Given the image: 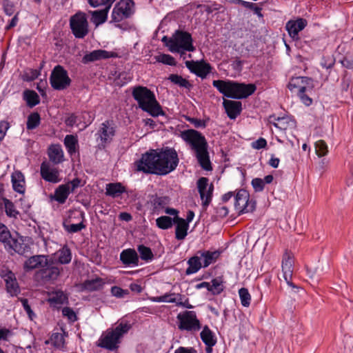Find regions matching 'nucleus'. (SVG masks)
<instances>
[{
	"label": "nucleus",
	"instance_id": "obj_42",
	"mask_svg": "<svg viewBox=\"0 0 353 353\" xmlns=\"http://www.w3.org/2000/svg\"><path fill=\"white\" fill-rule=\"evenodd\" d=\"M41 123L40 114L37 112L30 113L27 119L26 128L28 130H32L37 128Z\"/></svg>",
	"mask_w": 353,
	"mask_h": 353
},
{
	"label": "nucleus",
	"instance_id": "obj_64",
	"mask_svg": "<svg viewBox=\"0 0 353 353\" xmlns=\"http://www.w3.org/2000/svg\"><path fill=\"white\" fill-rule=\"evenodd\" d=\"M174 353H197L196 350L192 347H179Z\"/></svg>",
	"mask_w": 353,
	"mask_h": 353
},
{
	"label": "nucleus",
	"instance_id": "obj_15",
	"mask_svg": "<svg viewBox=\"0 0 353 353\" xmlns=\"http://www.w3.org/2000/svg\"><path fill=\"white\" fill-rule=\"evenodd\" d=\"M293 256L290 252H285L283 255L282 260V272L283 277L288 286L291 287L292 290L298 289L297 286L291 282L293 274Z\"/></svg>",
	"mask_w": 353,
	"mask_h": 353
},
{
	"label": "nucleus",
	"instance_id": "obj_3",
	"mask_svg": "<svg viewBox=\"0 0 353 353\" xmlns=\"http://www.w3.org/2000/svg\"><path fill=\"white\" fill-rule=\"evenodd\" d=\"M212 85L225 97L235 99H246L256 90L255 84H245L230 80H214Z\"/></svg>",
	"mask_w": 353,
	"mask_h": 353
},
{
	"label": "nucleus",
	"instance_id": "obj_7",
	"mask_svg": "<svg viewBox=\"0 0 353 353\" xmlns=\"http://www.w3.org/2000/svg\"><path fill=\"white\" fill-rule=\"evenodd\" d=\"M52 88L56 90H63L70 85L71 79L67 70L61 65L54 66L50 76Z\"/></svg>",
	"mask_w": 353,
	"mask_h": 353
},
{
	"label": "nucleus",
	"instance_id": "obj_27",
	"mask_svg": "<svg viewBox=\"0 0 353 353\" xmlns=\"http://www.w3.org/2000/svg\"><path fill=\"white\" fill-rule=\"evenodd\" d=\"M12 187L14 191L23 194L25 192L24 176L20 171H15L12 174Z\"/></svg>",
	"mask_w": 353,
	"mask_h": 353
},
{
	"label": "nucleus",
	"instance_id": "obj_53",
	"mask_svg": "<svg viewBox=\"0 0 353 353\" xmlns=\"http://www.w3.org/2000/svg\"><path fill=\"white\" fill-rule=\"evenodd\" d=\"M157 61L168 65H176V61L173 57L170 54H163L159 56Z\"/></svg>",
	"mask_w": 353,
	"mask_h": 353
},
{
	"label": "nucleus",
	"instance_id": "obj_9",
	"mask_svg": "<svg viewBox=\"0 0 353 353\" xmlns=\"http://www.w3.org/2000/svg\"><path fill=\"white\" fill-rule=\"evenodd\" d=\"M70 26L76 38H84L88 33V22L85 14L79 12L72 16Z\"/></svg>",
	"mask_w": 353,
	"mask_h": 353
},
{
	"label": "nucleus",
	"instance_id": "obj_39",
	"mask_svg": "<svg viewBox=\"0 0 353 353\" xmlns=\"http://www.w3.org/2000/svg\"><path fill=\"white\" fill-rule=\"evenodd\" d=\"M343 67L348 70H353V48H349L345 54L339 59Z\"/></svg>",
	"mask_w": 353,
	"mask_h": 353
},
{
	"label": "nucleus",
	"instance_id": "obj_52",
	"mask_svg": "<svg viewBox=\"0 0 353 353\" xmlns=\"http://www.w3.org/2000/svg\"><path fill=\"white\" fill-rule=\"evenodd\" d=\"M315 150L316 154L319 157H323L328 152L327 145L323 140H319L315 143Z\"/></svg>",
	"mask_w": 353,
	"mask_h": 353
},
{
	"label": "nucleus",
	"instance_id": "obj_28",
	"mask_svg": "<svg viewBox=\"0 0 353 353\" xmlns=\"http://www.w3.org/2000/svg\"><path fill=\"white\" fill-rule=\"evenodd\" d=\"M187 263L188 265V268L185 270V274L187 275L195 274L203 268L202 261L199 258L198 253L190 257L188 260Z\"/></svg>",
	"mask_w": 353,
	"mask_h": 353
},
{
	"label": "nucleus",
	"instance_id": "obj_54",
	"mask_svg": "<svg viewBox=\"0 0 353 353\" xmlns=\"http://www.w3.org/2000/svg\"><path fill=\"white\" fill-rule=\"evenodd\" d=\"M251 184L255 192H262L265 188V182L263 179L254 178L252 180Z\"/></svg>",
	"mask_w": 353,
	"mask_h": 353
},
{
	"label": "nucleus",
	"instance_id": "obj_40",
	"mask_svg": "<svg viewBox=\"0 0 353 353\" xmlns=\"http://www.w3.org/2000/svg\"><path fill=\"white\" fill-rule=\"evenodd\" d=\"M110 8L105 7L101 10H95L92 12L93 22L97 25L103 23L108 17V13Z\"/></svg>",
	"mask_w": 353,
	"mask_h": 353
},
{
	"label": "nucleus",
	"instance_id": "obj_45",
	"mask_svg": "<svg viewBox=\"0 0 353 353\" xmlns=\"http://www.w3.org/2000/svg\"><path fill=\"white\" fill-rule=\"evenodd\" d=\"M66 300L67 296L62 291H56L52 293L48 299V301L55 306L64 303Z\"/></svg>",
	"mask_w": 353,
	"mask_h": 353
},
{
	"label": "nucleus",
	"instance_id": "obj_63",
	"mask_svg": "<svg viewBox=\"0 0 353 353\" xmlns=\"http://www.w3.org/2000/svg\"><path fill=\"white\" fill-rule=\"evenodd\" d=\"M19 301L21 302V304H22L25 311L28 314L29 318L30 319H32V318L35 315H34V312H32V310H31L30 306L28 304V300L26 299H20Z\"/></svg>",
	"mask_w": 353,
	"mask_h": 353
},
{
	"label": "nucleus",
	"instance_id": "obj_61",
	"mask_svg": "<svg viewBox=\"0 0 353 353\" xmlns=\"http://www.w3.org/2000/svg\"><path fill=\"white\" fill-rule=\"evenodd\" d=\"M176 299H178L179 301H176L175 303V304L178 306H183V307H186V308H192V305H190L189 303H188V300L187 299H185V296L180 294H178V296H176Z\"/></svg>",
	"mask_w": 353,
	"mask_h": 353
},
{
	"label": "nucleus",
	"instance_id": "obj_20",
	"mask_svg": "<svg viewBox=\"0 0 353 353\" xmlns=\"http://www.w3.org/2000/svg\"><path fill=\"white\" fill-rule=\"evenodd\" d=\"M40 172L42 179L46 181L57 183L61 181L59 170L57 168H51L46 162L41 163Z\"/></svg>",
	"mask_w": 353,
	"mask_h": 353
},
{
	"label": "nucleus",
	"instance_id": "obj_34",
	"mask_svg": "<svg viewBox=\"0 0 353 353\" xmlns=\"http://www.w3.org/2000/svg\"><path fill=\"white\" fill-rule=\"evenodd\" d=\"M7 250H13L15 252L20 255L28 256L31 254L30 244H6Z\"/></svg>",
	"mask_w": 353,
	"mask_h": 353
},
{
	"label": "nucleus",
	"instance_id": "obj_18",
	"mask_svg": "<svg viewBox=\"0 0 353 353\" xmlns=\"http://www.w3.org/2000/svg\"><path fill=\"white\" fill-rule=\"evenodd\" d=\"M49 265L48 256L43 254L34 255L29 257L24 263L23 269L30 271L34 269H43Z\"/></svg>",
	"mask_w": 353,
	"mask_h": 353
},
{
	"label": "nucleus",
	"instance_id": "obj_58",
	"mask_svg": "<svg viewBox=\"0 0 353 353\" xmlns=\"http://www.w3.org/2000/svg\"><path fill=\"white\" fill-rule=\"evenodd\" d=\"M62 314L67 317L71 322H74L77 320V315L74 310L68 307H63L62 309Z\"/></svg>",
	"mask_w": 353,
	"mask_h": 353
},
{
	"label": "nucleus",
	"instance_id": "obj_11",
	"mask_svg": "<svg viewBox=\"0 0 353 353\" xmlns=\"http://www.w3.org/2000/svg\"><path fill=\"white\" fill-rule=\"evenodd\" d=\"M177 319L179 321L178 326L181 330L196 332L201 328L200 322L194 311H185L179 314Z\"/></svg>",
	"mask_w": 353,
	"mask_h": 353
},
{
	"label": "nucleus",
	"instance_id": "obj_8",
	"mask_svg": "<svg viewBox=\"0 0 353 353\" xmlns=\"http://www.w3.org/2000/svg\"><path fill=\"white\" fill-rule=\"evenodd\" d=\"M134 12L133 0H120L114 6L112 12V22H120L130 17Z\"/></svg>",
	"mask_w": 353,
	"mask_h": 353
},
{
	"label": "nucleus",
	"instance_id": "obj_24",
	"mask_svg": "<svg viewBox=\"0 0 353 353\" xmlns=\"http://www.w3.org/2000/svg\"><path fill=\"white\" fill-rule=\"evenodd\" d=\"M222 251L217 250L214 251L203 250L198 252L199 258L201 259L203 268L208 267L210 265L214 263L221 255Z\"/></svg>",
	"mask_w": 353,
	"mask_h": 353
},
{
	"label": "nucleus",
	"instance_id": "obj_38",
	"mask_svg": "<svg viewBox=\"0 0 353 353\" xmlns=\"http://www.w3.org/2000/svg\"><path fill=\"white\" fill-rule=\"evenodd\" d=\"M168 79L172 83L177 85L181 88H184L188 90H190L192 88V85L189 82V81L183 78L181 75L172 74L168 77Z\"/></svg>",
	"mask_w": 353,
	"mask_h": 353
},
{
	"label": "nucleus",
	"instance_id": "obj_51",
	"mask_svg": "<svg viewBox=\"0 0 353 353\" xmlns=\"http://www.w3.org/2000/svg\"><path fill=\"white\" fill-rule=\"evenodd\" d=\"M50 343L57 348H62L64 345V337L61 333H53L50 337Z\"/></svg>",
	"mask_w": 353,
	"mask_h": 353
},
{
	"label": "nucleus",
	"instance_id": "obj_31",
	"mask_svg": "<svg viewBox=\"0 0 353 353\" xmlns=\"http://www.w3.org/2000/svg\"><path fill=\"white\" fill-rule=\"evenodd\" d=\"M170 199L168 196H155L151 201L153 207V212L159 214L163 212L166 205L169 203Z\"/></svg>",
	"mask_w": 353,
	"mask_h": 353
},
{
	"label": "nucleus",
	"instance_id": "obj_44",
	"mask_svg": "<svg viewBox=\"0 0 353 353\" xmlns=\"http://www.w3.org/2000/svg\"><path fill=\"white\" fill-rule=\"evenodd\" d=\"M12 240L13 243H17V240L14 239L8 228L3 223H0V242L10 243Z\"/></svg>",
	"mask_w": 353,
	"mask_h": 353
},
{
	"label": "nucleus",
	"instance_id": "obj_41",
	"mask_svg": "<svg viewBox=\"0 0 353 353\" xmlns=\"http://www.w3.org/2000/svg\"><path fill=\"white\" fill-rule=\"evenodd\" d=\"M44 271L43 273V276L44 279L48 281H54L56 280L59 276L60 271L57 267L51 266L50 267V261H49V265L48 267L44 268Z\"/></svg>",
	"mask_w": 353,
	"mask_h": 353
},
{
	"label": "nucleus",
	"instance_id": "obj_22",
	"mask_svg": "<svg viewBox=\"0 0 353 353\" xmlns=\"http://www.w3.org/2000/svg\"><path fill=\"white\" fill-rule=\"evenodd\" d=\"M223 105L228 117L230 119H235L242 111V103L241 101L224 99Z\"/></svg>",
	"mask_w": 353,
	"mask_h": 353
},
{
	"label": "nucleus",
	"instance_id": "obj_49",
	"mask_svg": "<svg viewBox=\"0 0 353 353\" xmlns=\"http://www.w3.org/2000/svg\"><path fill=\"white\" fill-rule=\"evenodd\" d=\"M141 259L149 262L153 259V254L150 248L145 246L143 244H140L138 247Z\"/></svg>",
	"mask_w": 353,
	"mask_h": 353
},
{
	"label": "nucleus",
	"instance_id": "obj_30",
	"mask_svg": "<svg viewBox=\"0 0 353 353\" xmlns=\"http://www.w3.org/2000/svg\"><path fill=\"white\" fill-rule=\"evenodd\" d=\"M50 161L54 164H59L63 161V152L59 145H52L48 149Z\"/></svg>",
	"mask_w": 353,
	"mask_h": 353
},
{
	"label": "nucleus",
	"instance_id": "obj_23",
	"mask_svg": "<svg viewBox=\"0 0 353 353\" xmlns=\"http://www.w3.org/2000/svg\"><path fill=\"white\" fill-rule=\"evenodd\" d=\"M120 259L127 266L136 267L139 265V259L137 252L133 249L123 250L120 254Z\"/></svg>",
	"mask_w": 353,
	"mask_h": 353
},
{
	"label": "nucleus",
	"instance_id": "obj_55",
	"mask_svg": "<svg viewBox=\"0 0 353 353\" xmlns=\"http://www.w3.org/2000/svg\"><path fill=\"white\" fill-rule=\"evenodd\" d=\"M114 1L115 0H88L90 5L94 8L99 6L110 8Z\"/></svg>",
	"mask_w": 353,
	"mask_h": 353
},
{
	"label": "nucleus",
	"instance_id": "obj_36",
	"mask_svg": "<svg viewBox=\"0 0 353 353\" xmlns=\"http://www.w3.org/2000/svg\"><path fill=\"white\" fill-rule=\"evenodd\" d=\"M64 145L68 150V152L70 155H72L77 151L78 140L74 135L68 134L65 137Z\"/></svg>",
	"mask_w": 353,
	"mask_h": 353
},
{
	"label": "nucleus",
	"instance_id": "obj_6",
	"mask_svg": "<svg viewBox=\"0 0 353 353\" xmlns=\"http://www.w3.org/2000/svg\"><path fill=\"white\" fill-rule=\"evenodd\" d=\"M170 52H172L182 54L185 51L194 52L195 50L191 34L181 30H176L173 33L172 40L170 41Z\"/></svg>",
	"mask_w": 353,
	"mask_h": 353
},
{
	"label": "nucleus",
	"instance_id": "obj_16",
	"mask_svg": "<svg viewBox=\"0 0 353 353\" xmlns=\"http://www.w3.org/2000/svg\"><path fill=\"white\" fill-rule=\"evenodd\" d=\"M97 135L100 139V144L104 148L107 143L112 141L115 135V129L112 121H105L101 124V127L98 130Z\"/></svg>",
	"mask_w": 353,
	"mask_h": 353
},
{
	"label": "nucleus",
	"instance_id": "obj_10",
	"mask_svg": "<svg viewBox=\"0 0 353 353\" xmlns=\"http://www.w3.org/2000/svg\"><path fill=\"white\" fill-rule=\"evenodd\" d=\"M234 208L239 211V214L252 212L256 208V201L250 199V194L247 190L241 189L235 195Z\"/></svg>",
	"mask_w": 353,
	"mask_h": 353
},
{
	"label": "nucleus",
	"instance_id": "obj_60",
	"mask_svg": "<svg viewBox=\"0 0 353 353\" xmlns=\"http://www.w3.org/2000/svg\"><path fill=\"white\" fill-rule=\"evenodd\" d=\"M65 184H69L70 192H73L78 187H82L84 185L81 179L79 178H74L73 180L66 183Z\"/></svg>",
	"mask_w": 353,
	"mask_h": 353
},
{
	"label": "nucleus",
	"instance_id": "obj_56",
	"mask_svg": "<svg viewBox=\"0 0 353 353\" xmlns=\"http://www.w3.org/2000/svg\"><path fill=\"white\" fill-rule=\"evenodd\" d=\"M65 230L69 232H77L81 231L83 228L85 227V225L81 221L79 223H70L68 225H64Z\"/></svg>",
	"mask_w": 353,
	"mask_h": 353
},
{
	"label": "nucleus",
	"instance_id": "obj_59",
	"mask_svg": "<svg viewBox=\"0 0 353 353\" xmlns=\"http://www.w3.org/2000/svg\"><path fill=\"white\" fill-rule=\"evenodd\" d=\"M334 63H335V59H334V57L327 56V57H324L323 58V60H322L321 64L323 68H325L327 69H330L334 66Z\"/></svg>",
	"mask_w": 353,
	"mask_h": 353
},
{
	"label": "nucleus",
	"instance_id": "obj_17",
	"mask_svg": "<svg viewBox=\"0 0 353 353\" xmlns=\"http://www.w3.org/2000/svg\"><path fill=\"white\" fill-rule=\"evenodd\" d=\"M185 63V66L192 73L195 74L196 76L202 79L205 78V77L211 72L212 67L210 63H205L203 61H186Z\"/></svg>",
	"mask_w": 353,
	"mask_h": 353
},
{
	"label": "nucleus",
	"instance_id": "obj_19",
	"mask_svg": "<svg viewBox=\"0 0 353 353\" xmlns=\"http://www.w3.org/2000/svg\"><path fill=\"white\" fill-rule=\"evenodd\" d=\"M117 57V53L114 52H109L105 50H95L85 54L83 57L81 62L84 64H87L90 62Z\"/></svg>",
	"mask_w": 353,
	"mask_h": 353
},
{
	"label": "nucleus",
	"instance_id": "obj_32",
	"mask_svg": "<svg viewBox=\"0 0 353 353\" xmlns=\"http://www.w3.org/2000/svg\"><path fill=\"white\" fill-rule=\"evenodd\" d=\"M23 99L26 101L29 108H33L40 103V98L38 94L32 90H26L23 93Z\"/></svg>",
	"mask_w": 353,
	"mask_h": 353
},
{
	"label": "nucleus",
	"instance_id": "obj_37",
	"mask_svg": "<svg viewBox=\"0 0 353 353\" xmlns=\"http://www.w3.org/2000/svg\"><path fill=\"white\" fill-rule=\"evenodd\" d=\"M178 294L176 293H165V294L160 296H152L149 298V300L152 302L156 303H175L179 300L176 299V296Z\"/></svg>",
	"mask_w": 353,
	"mask_h": 353
},
{
	"label": "nucleus",
	"instance_id": "obj_12",
	"mask_svg": "<svg viewBox=\"0 0 353 353\" xmlns=\"http://www.w3.org/2000/svg\"><path fill=\"white\" fill-rule=\"evenodd\" d=\"M313 81L307 77H296L290 79L288 88L296 94L302 92H311L313 89Z\"/></svg>",
	"mask_w": 353,
	"mask_h": 353
},
{
	"label": "nucleus",
	"instance_id": "obj_48",
	"mask_svg": "<svg viewBox=\"0 0 353 353\" xmlns=\"http://www.w3.org/2000/svg\"><path fill=\"white\" fill-rule=\"evenodd\" d=\"M3 201L5 205L6 215L9 217L16 218L19 212L15 209L14 203L6 198H3Z\"/></svg>",
	"mask_w": 353,
	"mask_h": 353
},
{
	"label": "nucleus",
	"instance_id": "obj_29",
	"mask_svg": "<svg viewBox=\"0 0 353 353\" xmlns=\"http://www.w3.org/2000/svg\"><path fill=\"white\" fill-rule=\"evenodd\" d=\"M200 336L202 341L208 347H212L215 345L216 343V336L207 325L203 327Z\"/></svg>",
	"mask_w": 353,
	"mask_h": 353
},
{
	"label": "nucleus",
	"instance_id": "obj_1",
	"mask_svg": "<svg viewBox=\"0 0 353 353\" xmlns=\"http://www.w3.org/2000/svg\"><path fill=\"white\" fill-rule=\"evenodd\" d=\"M179 159L174 148L165 147L142 154L135 162L136 170L145 174L166 175L178 166Z\"/></svg>",
	"mask_w": 353,
	"mask_h": 353
},
{
	"label": "nucleus",
	"instance_id": "obj_43",
	"mask_svg": "<svg viewBox=\"0 0 353 353\" xmlns=\"http://www.w3.org/2000/svg\"><path fill=\"white\" fill-rule=\"evenodd\" d=\"M57 259L59 262L62 264L69 263L72 259V254L66 246H64L62 249L59 250L57 253Z\"/></svg>",
	"mask_w": 353,
	"mask_h": 353
},
{
	"label": "nucleus",
	"instance_id": "obj_13",
	"mask_svg": "<svg viewBox=\"0 0 353 353\" xmlns=\"http://www.w3.org/2000/svg\"><path fill=\"white\" fill-rule=\"evenodd\" d=\"M0 276L5 282L6 292L11 296H17L20 294L21 289L16 276L11 270L3 269L0 272Z\"/></svg>",
	"mask_w": 353,
	"mask_h": 353
},
{
	"label": "nucleus",
	"instance_id": "obj_21",
	"mask_svg": "<svg viewBox=\"0 0 353 353\" xmlns=\"http://www.w3.org/2000/svg\"><path fill=\"white\" fill-rule=\"evenodd\" d=\"M307 23V21L305 19L299 18L296 20H290L287 22L285 28L289 35L295 39H298L299 32L305 28Z\"/></svg>",
	"mask_w": 353,
	"mask_h": 353
},
{
	"label": "nucleus",
	"instance_id": "obj_25",
	"mask_svg": "<svg viewBox=\"0 0 353 353\" xmlns=\"http://www.w3.org/2000/svg\"><path fill=\"white\" fill-rule=\"evenodd\" d=\"M174 224L176 225L175 236L179 241L183 240L188 234L189 225L184 219L179 216H174Z\"/></svg>",
	"mask_w": 353,
	"mask_h": 353
},
{
	"label": "nucleus",
	"instance_id": "obj_26",
	"mask_svg": "<svg viewBox=\"0 0 353 353\" xmlns=\"http://www.w3.org/2000/svg\"><path fill=\"white\" fill-rule=\"evenodd\" d=\"M70 194L69 184H62L59 185L54 191L53 196H51V199L57 201L60 204H63L69 194Z\"/></svg>",
	"mask_w": 353,
	"mask_h": 353
},
{
	"label": "nucleus",
	"instance_id": "obj_46",
	"mask_svg": "<svg viewBox=\"0 0 353 353\" xmlns=\"http://www.w3.org/2000/svg\"><path fill=\"white\" fill-rule=\"evenodd\" d=\"M156 224L158 228L162 230H167L172 227L174 218L168 216H161L156 219Z\"/></svg>",
	"mask_w": 353,
	"mask_h": 353
},
{
	"label": "nucleus",
	"instance_id": "obj_4",
	"mask_svg": "<svg viewBox=\"0 0 353 353\" xmlns=\"http://www.w3.org/2000/svg\"><path fill=\"white\" fill-rule=\"evenodd\" d=\"M132 95L137 102L139 107L152 117H157L165 114L157 100L154 93L147 87L141 85L134 87Z\"/></svg>",
	"mask_w": 353,
	"mask_h": 353
},
{
	"label": "nucleus",
	"instance_id": "obj_57",
	"mask_svg": "<svg viewBox=\"0 0 353 353\" xmlns=\"http://www.w3.org/2000/svg\"><path fill=\"white\" fill-rule=\"evenodd\" d=\"M3 11L8 16L12 15L14 12V5L9 0H4L3 3Z\"/></svg>",
	"mask_w": 353,
	"mask_h": 353
},
{
	"label": "nucleus",
	"instance_id": "obj_2",
	"mask_svg": "<svg viewBox=\"0 0 353 353\" xmlns=\"http://www.w3.org/2000/svg\"><path fill=\"white\" fill-rule=\"evenodd\" d=\"M181 138L190 145L201 167L207 171L212 170L208 151V142L203 135L193 129L184 130L181 132Z\"/></svg>",
	"mask_w": 353,
	"mask_h": 353
},
{
	"label": "nucleus",
	"instance_id": "obj_33",
	"mask_svg": "<svg viewBox=\"0 0 353 353\" xmlns=\"http://www.w3.org/2000/svg\"><path fill=\"white\" fill-rule=\"evenodd\" d=\"M105 190L106 195L114 198L123 193L125 189L120 183H110L106 185Z\"/></svg>",
	"mask_w": 353,
	"mask_h": 353
},
{
	"label": "nucleus",
	"instance_id": "obj_5",
	"mask_svg": "<svg viewBox=\"0 0 353 353\" xmlns=\"http://www.w3.org/2000/svg\"><path fill=\"white\" fill-rule=\"evenodd\" d=\"M131 326L126 322L119 323L114 329H108L102 334L99 339L98 345L113 350L118 347L120 339L130 329Z\"/></svg>",
	"mask_w": 353,
	"mask_h": 353
},
{
	"label": "nucleus",
	"instance_id": "obj_47",
	"mask_svg": "<svg viewBox=\"0 0 353 353\" xmlns=\"http://www.w3.org/2000/svg\"><path fill=\"white\" fill-rule=\"evenodd\" d=\"M224 286L221 278H216L212 280L210 285L209 292L213 294H219L223 292Z\"/></svg>",
	"mask_w": 353,
	"mask_h": 353
},
{
	"label": "nucleus",
	"instance_id": "obj_14",
	"mask_svg": "<svg viewBox=\"0 0 353 353\" xmlns=\"http://www.w3.org/2000/svg\"><path fill=\"white\" fill-rule=\"evenodd\" d=\"M208 179L206 177H201L197 181V188L199 192L202 205L204 207L209 205L212 201L214 185L212 183L208 184Z\"/></svg>",
	"mask_w": 353,
	"mask_h": 353
},
{
	"label": "nucleus",
	"instance_id": "obj_35",
	"mask_svg": "<svg viewBox=\"0 0 353 353\" xmlns=\"http://www.w3.org/2000/svg\"><path fill=\"white\" fill-rule=\"evenodd\" d=\"M104 285L102 279L97 277L92 279L86 280L83 283V288L88 291H96L101 289Z\"/></svg>",
	"mask_w": 353,
	"mask_h": 353
},
{
	"label": "nucleus",
	"instance_id": "obj_50",
	"mask_svg": "<svg viewBox=\"0 0 353 353\" xmlns=\"http://www.w3.org/2000/svg\"><path fill=\"white\" fill-rule=\"evenodd\" d=\"M241 305L244 307H248L251 301V296L248 289L242 288L239 290Z\"/></svg>",
	"mask_w": 353,
	"mask_h": 353
},
{
	"label": "nucleus",
	"instance_id": "obj_62",
	"mask_svg": "<svg viewBox=\"0 0 353 353\" xmlns=\"http://www.w3.org/2000/svg\"><path fill=\"white\" fill-rule=\"evenodd\" d=\"M308 92H302L298 94V97L301 99V102L307 106L310 105L312 103V99L307 94Z\"/></svg>",
	"mask_w": 353,
	"mask_h": 353
}]
</instances>
